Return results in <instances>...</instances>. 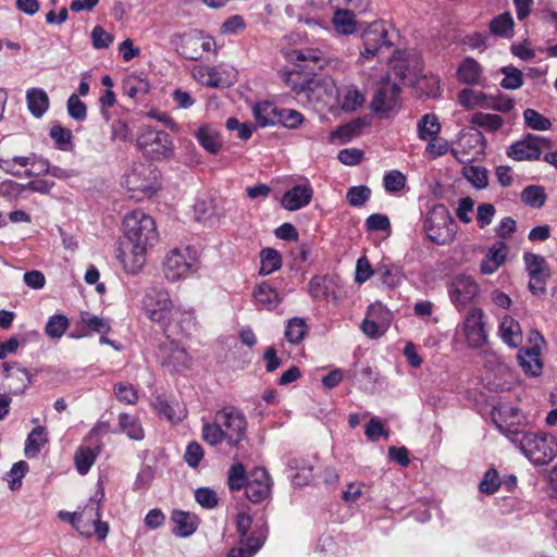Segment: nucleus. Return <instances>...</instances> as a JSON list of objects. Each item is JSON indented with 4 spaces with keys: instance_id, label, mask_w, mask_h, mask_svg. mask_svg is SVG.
<instances>
[{
    "instance_id": "1",
    "label": "nucleus",
    "mask_w": 557,
    "mask_h": 557,
    "mask_svg": "<svg viewBox=\"0 0 557 557\" xmlns=\"http://www.w3.org/2000/svg\"><path fill=\"white\" fill-rule=\"evenodd\" d=\"M123 225L128 246L117 257L124 269L135 274L146 262L148 247L153 246L158 239L156 222L144 211L134 210L125 215Z\"/></svg>"
},
{
    "instance_id": "2",
    "label": "nucleus",
    "mask_w": 557,
    "mask_h": 557,
    "mask_svg": "<svg viewBox=\"0 0 557 557\" xmlns=\"http://www.w3.org/2000/svg\"><path fill=\"white\" fill-rule=\"evenodd\" d=\"M141 309L146 317L162 326L166 332L171 323L176 321L182 332L195 325L191 310H183L171 299L170 293L162 287L152 286L145 290Z\"/></svg>"
},
{
    "instance_id": "3",
    "label": "nucleus",
    "mask_w": 557,
    "mask_h": 557,
    "mask_svg": "<svg viewBox=\"0 0 557 557\" xmlns=\"http://www.w3.org/2000/svg\"><path fill=\"white\" fill-rule=\"evenodd\" d=\"M247 425L243 411L235 407H225L214 413L212 422L202 421V438L211 446L223 442L237 446L246 437Z\"/></svg>"
},
{
    "instance_id": "4",
    "label": "nucleus",
    "mask_w": 557,
    "mask_h": 557,
    "mask_svg": "<svg viewBox=\"0 0 557 557\" xmlns=\"http://www.w3.org/2000/svg\"><path fill=\"white\" fill-rule=\"evenodd\" d=\"M515 442L518 443L522 454L534 465L549 463L557 456V441L545 433H517Z\"/></svg>"
},
{
    "instance_id": "5",
    "label": "nucleus",
    "mask_w": 557,
    "mask_h": 557,
    "mask_svg": "<svg viewBox=\"0 0 557 557\" xmlns=\"http://www.w3.org/2000/svg\"><path fill=\"white\" fill-rule=\"evenodd\" d=\"M456 222L445 205H434L426 213L423 230L426 237L434 244L447 245L456 234Z\"/></svg>"
},
{
    "instance_id": "6",
    "label": "nucleus",
    "mask_w": 557,
    "mask_h": 557,
    "mask_svg": "<svg viewBox=\"0 0 557 557\" xmlns=\"http://www.w3.org/2000/svg\"><path fill=\"white\" fill-rule=\"evenodd\" d=\"M198 253L190 246L175 247L164 257L162 271L169 282H176L186 278L197 272Z\"/></svg>"
},
{
    "instance_id": "7",
    "label": "nucleus",
    "mask_w": 557,
    "mask_h": 557,
    "mask_svg": "<svg viewBox=\"0 0 557 557\" xmlns=\"http://www.w3.org/2000/svg\"><path fill=\"white\" fill-rule=\"evenodd\" d=\"M123 185L131 198L141 200L151 197L157 189V172L150 163H134L125 174Z\"/></svg>"
},
{
    "instance_id": "8",
    "label": "nucleus",
    "mask_w": 557,
    "mask_h": 557,
    "mask_svg": "<svg viewBox=\"0 0 557 557\" xmlns=\"http://www.w3.org/2000/svg\"><path fill=\"white\" fill-rule=\"evenodd\" d=\"M139 150L151 160H162L173 153V141L164 131H157L149 126L140 128L137 136Z\"/></svg>"
},
{
    "instance_id": "9",
    "label": "nucleus",
    "mask_w": 557,
    "mask_h": 557,
    "mask_svg": "<svg viewBox=\"0 0 557 557\" xmlns=\"http://www.w3.org/2000/svg\"><path fill=\"white\" fill-rule=\"evenodd\" d=\"M400 87L389 78L383 79L374 91L370 103L371 110L376 114L387 115L399 107Z\"/></svg>"
},
{
    "instance_id": "10",
    "label": "nucleus",
    "mask_w": 557,
    "mask_h": 557,
    "mask_svg": "<svg viewBox=\"0 0 557 557\" xmlns=\"http://www.w3.org/2000/svg\"><path fill=\"white\" fill-rule=\"evenodd\" d=\"M525 269L530 276L529 288L532 294H543L546 289V281L550 275L548 263L544 257L532 252L523 255Z\"/></svg>"
},
{
    "instance_id": "11",
    "label": "nucleus",
    "mask_w": 557,
    "mask_h": 557,
    "mask_svg": "<svg viewBox=\"0 0 557 557\" xmlns=\"http://www.w3.org/2000/svg\"><path fill=\"white\" fill-rule=\"evenodd\" d=\"M159 357L164 368L181 372L189 368L190 357L186 349L175 341H165L159 345Z\"/></svg>"
},
{
    "instance_id": "12",
    "label": "nucleus",
    "mask_w": 557,
    "mask_h": 557,
    "mask_svg": "<svg viewBox=\"0 0 557 557\" xmlns=\"http://www.w3.org/2000/svg\"><path fill=\"white\" fill-rule=\"evenodd\" d=\"M363 50L361 58L369 59L383 48H389L392 42L387 39V28L383 22L370 24L362 33Z\"/></svg>"
},
{
    "instance_id": "13",
    "label": "nucleus",
    "mask_w": 557,
    "mask_h": 557,
    "mask_svg": "<svg viewBox=\"0 0 557 557\" xmlns=\"http://www.w3.org/2000/svg\"><path fill=\"white\" fill-rule=\"evenodd\" d=\"M484 313L479 308H472L465 319V335L467 343L472 348H481L487 343Z\"/></svg>"
},
{
    "instance_id": "14",
    "label": "nucleus",
    "mask_w": 557,
    "mask_h": 557,
    "mask_svg": "<svg viewBox=\"0 0 557 557\" xmlns=\"http://www.w3.org/2000/svg\"><path fill=\"white\" fill-rule=\"evenodd\" d=\"M531 342L534 346L531 348L521 349L518 354V361L522 370L532 376L541 374L543 364L540 358L541 346L539 343L544 344V337L539 332H532Z\"/></svg>"
},
{
    "instance_id": "15",
    "label": "nucleus",
    "mask_w": 557,
    "mask_h": 557,
    "mask_svg": "<svg viewBox=\"0 0 557 557\" xmlns=\"http://www.w3.org/2000/svg\"><path fill=\"white\" fill-rule=\"evenodd\" d=\"M448 290L451 302L463 308L474 299L479 287L470 276L459 275L451 281Z\"/></svg>"
},
{
    "instance_id": "16",
    "label": "nucleus",
    "mask_w": 557,
    "mask_h": 557,
    "mask_svg": "<svg viewBox=\"0 0 557 557\" xmlns=\"http://www.w3.org/2000/svg\"><path fill=\"white\" fill-rule=\"evenodd\" d=\"M541 143H546V140L543 137L529 134L523 139L510 145L507 154L516 161L537 160L542 153Z\"/></svg>"
},
{
    "instance_id": "17",
    "label": "nucleus",
    "mask_w": 557,
    "mask_h": 557,
    "mask_svg": "<svg viewBox=\"0 0 557 557\" xmlns=\"http://www.w3.org/2000/svg\"><path fill=\"white\" fill-rule=\"evenodd\" d=\"M251 476L245 486V494L251 503H261L271 491L270 475L264 468H257Z\"/></svg>"
},
{
    "instance_id": "18",
    "label": "nucleus",
    "mask_w": 557,
    "mask_h": 557,
    "mask_svg": "<svg viewBox=\"0 0 557 557\" xmlns=\"http://www.w3.org/2000/svg\"><path fill=\"white\" fill-rule=\"evenodd\" d=\"M312 197L313 189L308 182H305L286 190L281 199V206L288 211H296L308 206Z\"/></svg>"
},
{
    "instance_id": "19",
    "label": "nucleus",
    "mask_w": 557,
    "mask_h": 557,
    "mask_svg": "<svg viewBox=\"0 0 557 557\" xmlns=\"http://www.w3.org/2000/svg\"><path fill=\"white\" fill-rule=\"evenodd\" d=\"M393 72L401 79L410 83L417 82L423 71V63L419 54L409 53L405 59H396L392 65Z\"/></svg>"
},
{
    "instance_id": "20",
    "label": "nucleus",
    "mask_w": 557,
    "mask_h": 557,
    "mask_svg": "<svg viewBox=\"0 0 557 557\" xmlns=\"http://www.w3.org/2000/svg\"><path fill=\"white\" fill-rule=\"evenodd\" d=\"M103 497L104 492L100 488L92 497L89 498L85 507L77 511V515L79 516V525L83 527V530L89 532V536L92 535V524L98 522L101 518V502Z\"/></svg>"
},
{
    "instance_id": "21",
    "label": "nucleus",
    "mask_w": 557,
    "mask_h": 557,
    "mask_svg": "<svg viewBox=\"0 0 557 557\" xmlns=\"http://www.w3.org/2000/svg\"><path fill=\"white\" fill-rule=\"evenodd\" d=\"M298 96L305 95L310 103L327 104L329 100L333 97V90L327 89L326 85L321 81H308L305 84L293 88Z\"/></svg>"
},
{
    "instance_id": "22",
    "label": "nucleus",
    "mask_w": 557,
    "mask_h": 557,
    "mask_svg": "<svg viewBox=\"0 0 557 557\" xmlns=\"http://www.w3.org/2000/svg\"><path fill=\"white\" fill-rule=\"evenodd\" d=\"M253 298L259 308L267 310H273L282 302V297L270 281H264L255 287Z\"/></svg>"
},
{
    "instance_id": "23",
    "label": "nucleus",
    "mask_w": 557,
    "mask_h": 557,
    "mask_svg": "<svg viewBox=\"0 0 557 557\" xmlns=\"http://www.w3.org/2000/svg\"><path fill=\"white\" fill-rule=\"evenodd\" d=\"M171 520L174 523L172 532L177 537H188L198 528V517L187 511L174 510Z\"/></svg>"
},
{
    "instance_id": "24",
    "label": "nucleus",
    "mask_w": 557,
    "mask_h": 557,
    "mask_svg": "<svg viewBox=\"0 0 557 557\" xmlns=\"http://www.w3.org/2000/svg\"><path fill=\"white\" fill-rule=\"evenodd\" d=\"M507 245L503 242H496L490 249L485 259L481 262V272L483 274L494 273L505 261L507 256Z\"/></svg>"
},
{
    "instance_id": "25",
    "label": "nucleus",
    "mask_w": 557,
    "mask_h": 557,
    "mask_svg": "<svg viewBox=\"0 0 557 557\" xmlns=\"http://www.w3.org/2000/svg\"><path fill=\"white\" fill-rule=\"evenodd\" d=\"M199 145L210 154H216L222 148V139L218 131L210 125H202L195 132Z\"/></svg>"
},
{
    "instance_id": "26",
    "label": "nucleus",
    "mask_w": 557,
    "mask_h": 557,
    "mask_svg": "<svg viewBox=\"0 0 557 557\" xmlns=\"http://www.w3.org/2000/svg\"><path fill=\"white\" fill-rule=\"evenodd\" d=\"M442 131L438 117L434 113H426L417 123L418 138L423 141L436 140Z\"/></svg>"
},
{
    "instance_id": "27",
    "label": "nucleus",
    "mask_w": 557,
    "mask_h": 557,
    "mask_svg": "<svg viewBox=\"0 0 557 557\" xmlns=\"http://www.w3.org/2000/svg\"><path fill=\"white\" fill-rule=\"evenodd\" d=\"M499 335L509 347L516 348L522 343L520 324L511 317L505 315L499 324Z\"/></svg>"
},
{
    "instance_id": "28",
    "label": "nucleus",
    "mask_w": 557,
    "mask_h": 557,
    "mask_svg": "<svg viewBox=\"0 0 557 557\" xmlns=\"http://www.w3.org/2000/svg\"><path fill=\"white\" fill-rule=\"evenodd\" d=\"M332 24L338 35H352L357 30V22L352 9H337L334 12Z\"/></svg>"
},
{
    "instance_id": "29",
    "label": "nucleus",
    "mask_w": 557,
    "mask_h": 557,
    "mask_svg": "<svg viewBox=\"0 0 557 557\" xmlns=\"http://www.w3.org/2000/svg\"><path fill=\"white\" fill-rule=\"evenodd\" d=\"M26 101L29 112L37 119L49 109V97L42 88H29L26 91Z\"/></svg>"
},
{
    "instance_id": "30",
    "label": "nucleus",
    "mask_w": 557,
    "mask_h": 557,
    "mask_svg": "<svg viewBox=\"0 0 557 557\" xmlns=\"http://www.w3.org/2000/svg\"><path fill=\"white\" fill-rule=\"evenodd\" d=\"M481 76L482 66L471 57H467L457 70V78L462 84H479Z\"/></svg>"
},
{
    "instance_id": "31",
    "label": "nucleus",
    "mask_w": 557,
    "mask_h": 557,
    "mask_svg": "<svg viewBox=\"0 0 557 557\" xmlns=\"http://www.w3.org/2000/svg\"><path fill=\"white\" fill-rule=\"evenodd\" d=\"M278 110L276 106L269 101L257 103L252 113L260 127H267L277 124Z\"/></svg>"
},
{
    "instance_id": "32",
    "label": "nucleus",
    "mask_w": 557,
    "mask_h": 557,
    "mask_svg": "<svg viewBox=\"0 0 557 557\" xmlns=\"http://www.w3.org/2000/svg\"><path fill=\"white\" fill-rule=\"evenodd\" d=\"M374 272L380 276L382 284L388 288H395L404 278L401 269L392 263L381 262L376 264Z\"/></svg>"
},
{
    "instance_id": "33",
    "label": "nucleus",
    "mask_w": 557,
    "mask_h": 557,
    "mask_svg": "<svg viewBox=\"0 0 557 557\" xmlns=\"http://www.w3.org/2000/svg\"><path fill=\"white\" fill-rule=\"evenodd\" d=\"M48 442L45 426H36L28 434L25 443L24 454L27 458H34Z\"/></svg>"
},
{
    "instance_id": "34",
    "label": "nucleus",
    "mask_w": 557,
    "mask_h": 557,
    "mask_svg": "<svg viewBox=\"0 0 557 557\" xmlns=\"http://www.w3.org/2000/svg\"><path fill=\"white\" fill-rule=\"evenodd\" d=\"M368 125L366 119H355L351 122L338 126L333 133L334 138H338L342 144L350 141L355 136H358L361 131Z\"/></svg>"
},
{
    "instance_id": "35",
    "label": "nucleus",
    "mask_w": 557,
    "mask_h": 557,
    "mask_svg": "<svg viewBox=\"0 0 557 557\" xmlns=\"http://www.w3.org/2000/svg\"><path fill=\"white\" fill-rule=\"evenodd\" d=\"M263 545V539L250 535L246 540H240L237 547H233L226 557H252Z\"/></svg>"
},
{
    "instance_id": "36",
    "label": "nucleus",
    "mask_w": 557,
    "mask_h": 557,
    "mask_svg": "<svg viewBox=\"0 0 557 557\" xmlns=\"http://www.w3.org/2000/svg\"><path fill=\"white\" fill-rule=\"evenodd\" d=\"M119 426L120 430L124 432L128 436V438L133 441H141L145 437L144 429L138 418L134 416L127 413H120Z\"/></svg>"
},
{
    "instance_id": "37",
    "label": "nucleus",
    "mask_w": 557,
    "mask_h": 557,
    "mask_svg": "<svg viewBox=\"0 0 557 557\" xmlns=\"http://www.w3.org/2000/svg\"><path fill=\"white\" fill-rule=\"evenodd\" d=\"M98 453L88 446H79L74 454V462L77 472L85 475L96 461Z\"/></svg>"
},
{
    "instance_id": "38",
    "label": "nucleus",
    "mask_w": 557,
    "mask_h": 557,
    "mask_svg": "<svg viewBox=\"0 0 557 557\" xmlns=\"http://www.w3.org/2000/svg\"><path fill=\"white\" fill-rule=\"evenodd\" d=\"M3 372L7 377L16 379L20 384L11 386L14 394L23 393L32 383L30 375L26 369L20 368L16 364L5 362L3 364Z\"/></svg>"
},
{
    "instance_id": "39",
    "label": "nucleus",
    "mask_w": 557,
    "mask_h": 557,
    "mask_svg": "<svg viewBox=\"0 0 557 557\" xmlns=\"http://www.w3.org/2000/svg\"><path fill=\"white\" fill-rule=\"evenodd\" d=\"M261 267L259 273L269 275L282 267V258L277 250L273 248H264L260 252Z\"/></svg>"
},
{
    "instance_id": "40",
    "label": "nucleus",
    "mask_w": 557,
    "mask_h": 557,
    "mask_svg": "<svg viewBox=\"0 0 557 557\" xmlns=\"http://www.w3.org/2000/svg\"><path fill=\"white\" fill-rule=\"evenodd\" d=\"M364 95L355 86L345 89L342 98L341 108L345 112H354L363 106Z\"/></svg>"
},
{
    "instance_id": "41",
    "label": "nucleus",
    "mask_w": 557,
    "mask_h": 557,
    "mask_svg": "<svg viewBox=\"0 0 557 557\" xmlns=\"http://www.w3.org/2000/svg\"><path fill=\"white\" fill-rule=\"evenodd\" d=\"M521 200L532 208H542L546 201L544 187L539 185H530L521 191Z\"/></svg>"
},
{
    "instance_id": "42",
    "label": "nucleus",
    "mask_w": 557,
    "mask_h": 557,
    "mask_svg": "<svg viewBox=\"0 0 557 557\" xmlns=\"http://www.w3.org/2000/svg\"><path fill=\"white\" fill-rule=\"evenodd\" d=\"M499 72L504 75L500 82L503 88L516 90L523 85V73L519 69L508 65L500 67Z\"/></svg>"
},
{
    "instance_id": "43",
    "label": "nucleus",
    "mask_w": 557,
    "mask_h": 557,
    "mask_svg": "<svg viewBox=\"0 0 557 557\" xmlns=\"http://www.w3.org/2000/svg\"><path fill=\"white\" fill-rule=\"evenodd\" d=\"M486 96L487 95L481 90L465 88L458 94V101L460 106L467 109H473L475 107L483 109Z\"/></svg>"
},
{
    "instance_id": "44",
    "label": "nucleus",
    "mask_w": 557,
    "mask_h": 557,
    "mask_svg": "<svg viewBox=\"0 0 557 557\" xmlns=\"http://www.w3.org/2000/svg\"><path fill=\"white\" fill-rule=\"evenodd\" d=\"M513 18L510 13H503L490 23V30L496 36L510 37L512 35Z\"/></svg>"
},
{
    "instance_id": "45",
    "label": "nucleus",
    "mask_w": 557,
    "mask_h": 557,
    "mask_svg": "<svg viewBox=\"0 0 557 557\" xmlns=\"http://www.w3.org/2000/svg\"><path fill=\"white\" fill-rule=\"evenodd\" d=\"M471 123L488 132H495L503 126L504 120L497 114L476 112L472 115Z\"/></svg>"
},
{
    "instance_id": "46",
    "label": "nucleus",
    "mask_w": 557,
    "mask_h": 557,
    "mask_svg": "<svg viewBox=\"0 0 557 557\" xmlns=\"http://www.w3.org/2000/svg\"><path fill=\"white\" fill-rule=\"evenodd\" d=\"M308 327L304 319L293 318L287 322L285 329V338L290 344H298L304 339Z\"/></svg>"
},
{
    "instance_id": "47",
    "label": "nucleus",
    "mask_w": 557,
    "mask_h": 557,
    "mask_svg": "<svg viewBox=\"0 0 557 557\" xmlns=\"http://www.w3.org/2000/svg\"><path fill=\"white\" fill-rule=\"evenodd\" d=\"M246 469L243 463L237 462L231 466L227 472V485L231 491H239L248 483Z\"/></svg>"
},
{
    "instance_id": "48",
    "label": "nucleus",
    "mask_w": 557,
    "mask_h": 557,
    "mask_svg": "<svg viewBox=\"0 0 557 557\" xmlns=\"http://www.w3.org/2000/svg\"><path fill=\"white\" fill-rule=\"evenodd\" d=\"M69 327V319L64 314L51 315L45 326L47 336L60 338Z\"/></svg>"
},
{
    "instance_id": "49",
    "label": "nucleus",
    "mask_w": 557,
    "mask_h": 557,
    "mask_svg": "<svg viewBox=\"0 0 557 557\" xmlns=\"http://www.w3.org/2000/svg\"><path fill=\"white\" fill-rule=\"evenodd\" d=\"M418 89L429 98H437L441 96V81L438 76H421L417 79Z\"/></svg>"
},
{
    "instance_id": "50",
    "label": "nucleus",
    "mask_w": 557,
    "mask_h": 557,
    "mask_svg": "<svg viewBox=\"0 0 557 557\" xmlns=\"http://www.w3.org/2000/svg\"><path fill=\"white\" fill-rule=\"evenodd\" d=\"M513 100L506 95L486 96V101L483 104V109H492L502 113H507L513 109Z\"/></svg>"
},
{
    "instance_id": "51",
    "label": "nucleus",
    "mask_w": 557,
    "mask_h": 557,
    "mask_svg": "<svg viewBox=\"0 0 557 557\" xmlns=\"http://www.w3.org/2000/svg\"><path fill=\"white\" fill-rule=\"evenodd\" d=\"M523 119L525 125L535 131H547L552 126L550 121L534 109H525Z\"/></svg>"
},
{
    "instance_id": "52",
    "label": "nucleus",
    "mask_w": 557,
    "mask_h": 557,
    "mask_svg": "<svg viewBox=\"0 0 557 557\" xmlns=\"http://www.w3.org/2000/svg\"><path fill=\"white\" fill-rule=\"evenodd\" d=\"M50 137L55 141L61 150H70L72 147V132L61 125H54L50 128Z\"/></svg>"
},
{
    "instance_id": "53",
    "label": "nucleus",
    "mask_w": 557,
    "mask_h": 557,
    "mask_svg": "<svg viewBox=\"0 0 557 557\" xmlns=\"http://www.w3.org/2000/svg\"><path fill=\"white\" fill-rule=\"evenodd\" d=\"M304 122V115L294 109H280L277 124L286 128H297Z\"/></svg>"
},
{
    "instance_id": "54",
    "label": "nucleus",
    "mask_w": 557,
    "mask_h": 557,
    "mask_svg": "<svg viewBox=\"0 0 557 557\" xmlns=\"http://www.w3.org/2000/svg\"><path fill=\"white\" fill-rule=\"evenodd\" d=\"M388 325L389 324H387L386 321H379L366 317L360 327L363 334L367 335L368 337L377 338L385 333Z\"/></svg>"
},
{
    "instance_id": "55",
    "label": "nucleus",
    "mask_w": 557,
    "mask_h": 557,
    "mask_svg": "<svg viewBox=\"0 0 557 557\" xmlns=\"http://www.w3.org/2000/svg\"><path fill=\"white\" fill-rule=\"evenodd\" d=\"M90 38L92 47L98 50L109 48L114 40V36L100 25L92 28Z\"/></svg>"
},
{
    "instance_id": "56",
    "label": "nucleus",
    "mask_w": 557,
    "mask_h": 557,
    "mask_svg": "<svg viewBox=\"0 0 557 557\" xmlns=\"http://www.w3.org/2000/svg\"><path fill=\"white\" fill-rule=\"evenodd\" d=\"M465 176L476 189H484L488 185L487 172L483 168L469 166L465 170Z\"/></svg>"
},
{
    "instance_id": "57",
    "label": "nucleus",
    "mask_w": 557,
    "mask_h": 557,
    "mask_svg": "<svg viewBox=\"0 0 557 557\" xmlns=\"http://www.w3.org/2000/svg\"><path fill=\"white\" fill-rule=\"evenodd\" d=\"M405 184H406V177L398 170L389 171L383 177L384 188L388 193H397V191L401 190L405 187Z\"/></svg>"
},
{
    "instance_id": "58",
    "label": "nucleus",
    "mask_w": 557,
    "mask_h": 557,
    "mask_svg": "<svg viewBox=\"0 0 557 557\" xmlns=\"http://www.w3.org/2000/svg\"><path fill=\"white\" fill-rule=\"evenodd\" d=\"M371 196V189L368 186L360 185L350 187L347 191V200L352 207L363 206Z\"/></svg>"
},
{
    "instance_id": "59",
    "label": "nucleus",
    "mask_w": 557,
    "mask_h": 557,
    "mask_svg": "<svg viewBox=\"0 0 557 557\" xmlns=\"http://www.w3.org/2000/svg\"><path fill=\"white\" fill-rule=\"evenodd\" d=\"M67 113L75 121H84L87 116V107L76 94H72L67 99Z\"/></svg>"
},
{
    "instance_id": "60",
    "label": "nucleus",
    "mask_w": 557,
    "mask_h": 557,
    "mask_svg": "<svg viewBox=\"0 0 557 557\" xmlns=\"http://www.w3.org/2000/svg\"><path fill=\"white\" fill-rule=\"evenodd\" d=\"M124 94L129 98L136 99L139 95L148 91V83L137 77H129L124 82Z\"/></svg>"
},
{
    "instance_id": "61",
    "label": "nucleus",
    "mask_w": 557,
    "mask_h": 557,
    "mask_svg": "<svg viewBox=\"0 0 557 557\" xmlns=\"http://www.w3.org/2000/svg\"><path fill=\"white\" fill-rule=\"evenodd\" d=\"M366 227L369 232H388L391 233V222L386 214L373 213L366 219Z\"/></svg>"
},
{
    "instance_id": "62",
    "label": "nucleus",
    "mask_w": 557,
    "mask_h": 557,
    "mask_svg": "<svg viewBox=\"0 0 557 557\" xmlns=\"http://www.w3.org/2000/svg\"><path fill=\"white\" fill-rule=\"evenodd\" d=\"M225 126L228 131H237V137L242 140H248L256 129L252 123H240L236 117H228Z\"/></svg>"
},
{
    "instance_id": "63",
    "label": "nucleus",
    "mask_w": 557,
    "mask_h": 557,
    "mask_svg": "<svg viewBox=\"0 0 557 557\" xmlns=\"http://www.w3.org/2000/svg\"><path fill=\"white\" fill-rule=\"evenodd\" d=\"M308 288L312 298H325L329 290L327 277L321 275L313 276L309 282Z\"/></svg>"
},
{
    "instance_id": "64",
    "label": "nucleus",
    "mask_w": 557,
    "mask_h": 557,
    "mask_svg": "<svg viewBox=\"0 0 557 557\" xmlns=\"http://www.w3.org/2000/svg\"><path fill=\"white\" fill-rule=\"evenodd\" d=\"M203 458V449L197 442H190L185 450L184 460L190 468H197Z\"/></svg>"
}]
</instances>
